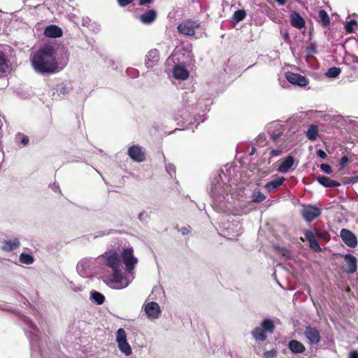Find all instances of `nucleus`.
I'll use <instances>...</instances> for the list:
<instances>
[{
  "instance_id": "1",
  "label": "nucleus",
  "mask_w": 358,
  "mask_h": 358,
  "mask_svg": "<svg viewBox=\"0 0 358 358\" xmlns=\"http://www.w3.org/2000/svg\"><path fill=\"white\" fill-rule=\"evenodd\" d=\"M55 54V49L51 45H44L34 52L31 63L35 71L43 74L59 72L62 68L59 65Z\"/></svg>"
},
{
  "instance_id": "2",
  "label": "nucleus",
  "mask_w": 358,
  "mask_h": 358,
  "mask_svg": "<svg viewBox=\"0 0 358 358\" xmlns=\"http://www.w3.org/2000/svg\"><path fill=\"white\" fill-rule=\"evenodd\" d=\"M275 329L273 320L270 319L264 320L259 327L255 328L251 334L257 343L260 344L267 339L268 334H272Z\"/></svg>"
},
{
  "instance_id": "3",
  "label": "nucleus",
  "mask_w": 358,
  "mask_h": 358,
  "mask_svg": "<svg viewBox=\"0 0 358 358\" xmlns=\"http://www.w3.org/2000/svg\"><path fill=\"white\" fill-rule=\"evenodd\" d=\"M200 23L192 19H187L178 24V31L185 36H193L196 29L199 28Z\"/></svg>"
},
{
  "instance_id": "4",
  "label": "nucleus",
  "mask_w": 358,
  "mask_h": 358,
  "mask_svg": "<svg viewBox=\"0 0 358 358\" xmlns=\"http://www.w3.org/2000/svg\"><path fill=\"white\" fill-rule=\"evenodd\" d=\"M116 341L120 350L125 355L131 354V348L127 340L126 332L124 329L120 328L116 332Z\"/></svg>"
},
{
  "instance_id": "5",
  "label": "nucleus",
  "mask_w": 358,
  "mask_h": 358,
  "mask_svg": "<svg viewBox=\"0 0 358 358\" xmlns=\"http://www.w3.org/2000/svg\"><path fill=\"white\" fill-rule=\"evenodd\" d=\"M122 259L125 264L126 270L131 272L138 262V259L134 255V250L131 248H124L122 252Z\"/></svg>"
},
{
  "instance_id": "6",
  "label": "nucleus",
  "mask_w": 358,
  "mask_h": 358,
  "mask_svg": "<svg viewBox=\"0 0 358 358\" xmlns=\"http://www.w3.org/2000/svg\"><path fill=\"white\" fill-rule=\"evenodd\" d=\"M104 258V264L113 271L120 268L121 266V260L119 255L115 250L106 252L103 255Z\"/></svg>"
},
{
  "instance_id": "7",
  "label": "nucleus",
  "mask_w": 358,
  "mask_h": 358,
  "mask_svg": "<svg viewBox=\"0 0 358 358\" xmlns=\"http://www.w3.org/2000/svg\"><path fill=\"white\" fill-rule=\"evenodd\" d=\"M127 155L134 162H142L145 160V152L143 148L138 145L129 147Z\"/></svg>"
},
{
  "instance_id": "8",
  "label": "nucleus",
  "mask_w": 358,
  "mask_h": 358,
  "mask_svg": "<svg viewBox=\"0 0 358 358\" xmlns=\"http://www.w3.org/2000/svg\"><path fill=\"white\" fill-rule=\"evenodd\" d=\"M124 275L120 268L113 271L112 278L110 283L113 285V288L122 289L128 285V282L123 283Z\"/></svg>"
},
{
  "instance_id": "9",
  "label": "nucleus",
  "mask_w": 358,
  "mask_h": 358,
  "mask_svg": "<svg viewBox=\"0 0 358 358\" xmlns=\"http://www.w3.org/2000/svg\"><path fill=\"white\" fill-rule=\"evenodd\" d=\"M321 215L320 208L313 206H304L302 215L307 222H311Z\"/></svg>"
},
{
  "instance_id": "10",
  "label": "nucleus",
  "mask_w": 358,
  "mask_h": 358,
  "mask_svg": "<svg viewBox=\"0 0 358 358\" xmlns=\"http://www.w3.org/2000/svg\"><path fill=\"white\" fill-rule=\"evenodd\" d=\"M342 241L349 247L355 248L357 245V239L355 235L348 229H342L340 232Z\"/></svg>"
},
{
  "instance_id": "11",
  "label": "nucleus",
  "mask_w": 358,
  "mask_h": 358,
  "mask_svg": "<svg viewBox=\"0 0 358 358\" xmlns=\"http://www.w3.org/2000/svg\"><path fill=\"white\" fill-rule=\"evenodd\" d=\"M159 60V52L157 49L150 50L145 55V64L148 69H151L157 64Z\"/></svg>"
},
{
  "instance_id": "12",
  "label": "nucleus",
  "mask_w": 358,
  "mask_h": 358,
  "mask_svg": "<svg viewBox=\"0 0 358 358\" xmlns=\"http://www.w3.org/2000/svg\"><path fill=\"white\" fill-rule=\"evenodd\" d=\"M305 238H301V240L304 241L305 239L308 241L310 248L315 252H319L321 250L320 245L316 239V236H319L317 233L313 231H306L304 234Z\"/></svg>"
},
{
  "instance_id": "13",
  "label": "nucleus",
  "mask_w": 358,
  "mask_h": 358,
  "mask_svg": "<svg viewBox=\"0 0 358 358\" xmlns=\"http://www.w3.org/2000/svg\"><path fill=\"white\" fill-rule=\"evenodd\" d=\"M304 335L310 344H317L320 341V331L315 327H306Z\"/></svg>"
},
{
  "instance_id": "14",
  "label": "nucleus",
  "mask_w": 358,
  "mask_h": 358,
  "mask_svg": "<svg viewBox=\"0 0 358 358\" xmlns=\"http://www.w3.org/2000/svg\"><path fill=\"white\" fill-rule=\"evenodd\" d=\"M173 77L177 80H185L189 78V73L185 64H176L173 69Z\"/></svg>"
},
{
  "instance_id": "15",
  "label": "nucleus",
  "mask_w": 358,
  "mask_h": 358,
  "mask_svg": "<svg viewBox=\"0 0 358 358\" xmlns=\"http://www.w3.org/2000/svg\"><path fill=\"white\" fill-rule=\"evenodd\" d=\"M145 312L149 318H157L161 313L159 306L156 302H149L145 306Z\"/></svg>"
},
{
  "instance_id": "16",
  "label": "nucleus",
  "mask_w": 358,
  "mask_h": 358,
  "mask_svg": "<svg viewBox=\"0 0 358 358\" xmlns=\"http://www.w3.org/2000/svg\"><path fill=\"white\" fill-rule=\"evenodd\" d=\"M345 271L348 273H354L357 271V259L355 256L348 254L345 256Z\"/></svg>"
},
{
  "instance_id": "17",
  "label": "nucleus",
  "mask_w": 358,
  "mask_h": 358,
  "mask_svg": "<svg viewBox=\"0 0 358 358\" xmlns=\"http://www.w3.org/2000/svg\"><path fill=\"white\" fill-rule=\"evenodd\" d=\"M44 35L49 38H59L62 36V30L57 25L47 26L43 32Z\"/></svg>"
},
{
  "instance_id": "18",
  "label": "nucleus",
  "mask_w": 358,
  "mask_h": 358,
  "mask_svg": "<svg viewBox=\"0 0 358 358\" xmlns=\"http://www.w3.org/2000/svg\"><path fill=\"white\" fill-rule=\"evenodd\" d=\"M20 245L18 238H15L12 240L4 241L1 248L5 252H11L18 248Z\"/></svg>"
},
{
  "instance_id": "19",
  "label": "nucleus",
  "mask_w": 358,
  "mask_h": 358,
  "mask_svg": "<svg viewBox=\"0 0 358 358\" xmlns=\"http://www.w3.org/2000/svg\"><path fill=\"white\" fill-rule=\"evenodd\" d=\"M157 18V12L154 9H150L142 14L140 20L144 24H150Z\"/></svg>"
},
{
  "instance_id": "20",
  "label": "nucleus",
  "mask_w": 358,
  "mask_h": 358,
  "mask_svg": "<svg viewBox=\"0 0 358 358\" xmlns=\"http://www.w3.org/2000/svg\"><path fill=\"white\" fill-rule=\"evenodd\" d=\"M284 178H277L273 180L267 182L265 185V189L268 192H271L279 187L284 182Z\"/></svg>"
},
{
  "instance_id": "21",
  "label": "nucleus",
  "mask_w": 358,
  "mask_h": 358,
  "mask_svg": "<svg viewBox=\"0 0 358 358\" xmlns=\"http://www.w3.org/2000/svg\"><path fill=\"white\" fill-rule=\"evenodd\" d=\"M317 181L319 182L320 184L327 187H334L340 185L339 182L331 180L330 178L326 176L318 177Z\"/></svg>"
},
{
  "instance_id": "22",
  "label": "nucleus",
  "mask_w": 358,
  "mask_h": 358,
  "mask_svg": "<svg viewBox=\"0 0 358 358\" xmlns=\"http://www.w3.org/2000/svg\"><path fill=\"white\" fill-rule=\"evenodd\" d=\"M9 60L7 59L6 54L0 51V72L5 73L9 70Z\"/></svg>"
},
{
  "instance_id": "23",
  "label": "nucleus",
  "mask_w": 358,
  "mask_h": 358,
  "mask_svg": "<svg viewBox=\"0 0 358 358\" xmlns=\"http://www.w3.org/2000/svg\"><path fill=\"white\" fill-rule=\"evenodd\" d=\"M308 81L306 77L299 74L292 73V85H296L300 87H305L308 85Z\"/></svg>"
},
{
  "instance_id": "24",
  "label": "nucleus",
  "mask_w": 358,
  "mask_h": 358,
  "mask_svg": "<svg viewBox=\"0 0 358 358\" xmlns=\"http://www.w3.org/2000/svg\"><path fill=\"white\" fill-rule=\"evenodd\" d=\"M305 20L299 13H292V26L301 29L305 26Z\"/></svg>"
},
{
  "instance_id": "25",
  "label": "nucleus",
  "mask_w": 358,
  "mask_h": 358,
  "mask_svg": "<svg viewBox=\"0 0 358 358\" xmlns=\"http://www.w3.org/2000/svg\"><path fill=\"white\" fill-rule=\"evenodd\" d=\"M291 168V155L286 157L284 162H282L278 168V171L281 173H286Z\"/></svg>"
},
{
  "instance_id": "26",
  "label": "nucleus",
  "mask_w": 358,
  "mask_h": 358,
  "mask_svg": "<svg viewBox=\"0 0 358 358\" xmlns=\"http://www.w3.org/2000/svg\"><path fill=\"white\" fill-rule=\"evenodd\" d=\"M318 136V127L316 125L311 124L306 131V136L310 141H315Z\"/></svg>"
},
{
  "instance_id": "27",
  "label": "nucleus",
  "mask_w": 358,
  "mask_h": 358,
  "mask_svg": "<svg viewBox=\"0 0 358 358\" xmlns=\"http://www.w3.org/2000/svg\"><path fill=\"white\" fill-rule=\"evenodd\" d=\"M246 11L243 9L236 10L232 17V22L234 24H237L242 21L246 17Z\"/></svg>"
},
{
  "instance_id": "28",
  "label": "nucleus",
  "mask_w": 358,
  "mask_h": 358,
  "mask_svg": "<svg viewBox=\"0 0 358 358\" xmlns=\"http://www.w3.org/2000/svg\"><path fill=\"white\" fill-rule=\"evenodd\" d=\"M55 91L58 96H65L69 93V88L66 85L60 83L55 87Z\"/></svg>"
},
{
  "instance_id": "29",
  "label": "nucleus",
  "mask_w": 358,
  "mask_h": 358,
  "mask_svg": "<svg viewBox=\"0 0 358 358\" xmlns=\"http://www.w3.org/2000/svg\"><path fill=\"white\" fill-rule=\"evenodd\" d=\"M319 21L324 26L327 27L330 24V19L324 10H320L318 12Z\"/></svg>"
},
{
  "instance_id": "30",
  "label": "nucleus",
  "mask_w": 358,
  "mask_h": 358,
  "mask_svg": "<svg viewBox=\"0 0 358 358\" xmlns=\"http://www.w3.org/2000/svg\"><path fill=\"white\" fill-rule=\"evenodd\" d=\"M266 199V196L259 190L254 191L252 195V201L253 203H261Z\"/></svg>"
},
{
  "instance_id": "31",
  "label": "nucleus",
  "mask_w": 358,
  "mask_h": 358,
  "mask_svg": "<svg viewBox=\"0 0 358 358\" xmlns=\"http://www.w3.org/2000/svg\"><path fill=\"white\" fill-rule=\"evenodd\" d=\"M93 300L98 304L101 305L104 303L105 296L100 292L94 291L91 294Z\"/></svg>"
},
{
  "instance_id": "32",
  "label": "nucleus",
  "mask_w": 358,
  "mask_h": 358,
  "mask_svg": "<svg viewBox=\"0 0 358 358\" xmlns=\"http://www.w3.org/2000/svg\"><path fill=\"white\" fill-rule=\"evenodd\" d=\"M305 346L300 342L292 340V352L301 353L305 350Z\"/></svg>"
},
{
  "instance_id": "33",
  "label": "nucleus",
  "mask_w": 358,
  "mask_h": 358,
  "mask_svg": "<svg viewBox=\"0 0 358 358\" xmlns=\"http://www.w3.org/2000/svg\"><path fill=\"white\" fill-rule=\"evenodd\" d=\"M34 261V257L29 254L21 253L20 255V262L22 264H31Z\"/></svg>"
},
{
  "instance_id": "34",
  "label": "nucleus",
  "mask_w": 358,
  "mask_h": 358,
  "mask_svg": "<svg viewBox=\"0 0 358 358\" xmlns=\"http://www.w3.org/2000/svg\"><path fill=\"white\" fill-rule=\"evenodd\" d=\"M15 139L17 142H20L23 146L27 145L29 141V137L22 133H18L15 136Z\"/></svg>"
},
{
  "instance_id": "35",
  "label": "nucleus",
  "mask_w": 358,
  "mask_h": 358,
  "mask_svg": "<svg viewBox=\"0 0 358 358\" xmlns=\"http://www.w3.org/2000/svg\"><path fill=\"white\" fill-rule=\"evenodd\" d=\"M341 73V69L337 67H331L327 72V76L329 78H336Z\"/></svg>"
},
{
  "instance_id": "36",
  "label": "nucleus",
  "mask_w": 358,
  "mask_h": 358,
  "mask_svg": "<svg viewBox=\"0 0 358 358\" xmlns=\"http://www.w3.org/2000/svg\"><path fill=\"white\" fill-rule=\"evenodd\" d=\"M357 24V21L355 20H352L348 22L345 25V29L348 33H352L355 31L354 27Z\"/></svg>"
},
{
  "instance_id": "37",
  "label": "nucleus",
  "mask_w": 358,
  "mask_h": 358,
  "mask_svg": "<svg viewBox=\"0 0 358 358\" xmlns=\"http://www.w3.org/2000/svg\"><path fill=\"white\" fill-rule=\"evenodd\" d=\"M277 355V350L275 349H272L271 350L265 351L263 353V357L264 358H273L276 357Z\"/></svg>"
},
{
  "instance_id": "38",
  "label": "nucleus",
  "mask_w": 358,
  "mask_h": 358,
  "mask_svg": "<svg viewBox=\"0 0 358 358\" xmlns=\"http://www.w3.org/2000/svg\"><path fill=\"white\" fill-rule=\"evenodd\" d=\"M320 169L327 174H330L332 173V169L329 164H322L320 166Z\"/></svg>"
},
{
  "instance_id": "39",
  "label": "nucleus",
  "mask_w": 358,
  "mask_h": 358,
  "mask_svg": "<svg viewBox=\"0 0 358 358\" xmlns=\"http://www.w3.org/2000/svg\"><path fill=\"white\" fill-rule=\"evenodd\" d=\"M133 1L134 0H117L118 4L122 7L127 6Z\"/></svg>"
},
{
  "instance_id": "40",
  "label": "nucleus",
  "mask_w": 358,
  "mask_h": 358,
  "mask_svg": "<svg viewBox=\"0 0 358 358\" xmlns=\"http://www.w3.org/2000/svg\"><path fill=\"white\" fill-rule=\"evenodd\" d=\"M279 252H280V253L282 256L286 257L287 258H289L290 252L287 249H285V248H279Z\"/></svg>"
},
{
  "instance_id": "41",
  "label": "nucleus",
  "mask_w": 358,
  "mask_h": 358,
  "mask_svg": "<svg viewBox=\"0 0 358 358\" xmlns=\"http://www.w3.org/2000/svg\"><path fill=\"white\" fill-rule=\"evenodd\" d=\"M266 140V135L264 134H261L258 136L257 142L259 144L264 143Z\"/></svg>"
},
{
  "instance_id": "42",
  "label": "nucleus",
  "mask_w": 358,
  "mask_h": 358,
  "mask_svg": "<svg viewBox=\"0 0 358 358\" xmlns=\"http://www.w3.org/2000/svg\"><path fill=\"white\" fill-rule=\"evenodd\" d=\"M154 1V0H139L138 5L143 6L146 4H150Z\"/></svg>"
},
{
  "instance_id": "43",
  "label": "nucleus",
  "mask_w": 358,
  "mask_h": 358,
  "mask_svg": "<svg viewBox=\"0 0 358 358\" xmlns=\"http://www.w3.org/2000/svg\"><path fill=\"white\" fill-rule=\"evenodd\" d=\"M317 156L322 158V159H324L326 157H327V154L325 153V152L322 150H319L317 152Z\"/></svg>"
},
{
  "instance_id": "44",
  "label": "nucleus",
  "mask_w": 358,
  "mask_h": 358,
  "mask_svg": "<svg viewBox=\"0 0 358 358\" xmlns=\"http://www.w3.org/2000/svg\"><path fill=\"white\" fill-rule=\"evenodd\" d=\"M350 358H358V352L357 350H352L349 354Z\"/></svg>"
},
{
  "instance_id": "45",
  "label": "nucleus",
  "mask_w": 358,
  "mask_h": 358,
  "mask_svg": "<svg viewBox=\"0 0 358 358\" xmlns=\"http://www.w3.org/2000/svg\"><path fill=\"white\" fill-rule=\"evenodd\" d=\"M189 227H182L181 229L182 234H183V235L188 234L189 233Z\"/></svg>"
},
{
  "instance_id": "46",
  "label": "nucleus",
  "mask_w": 358,
  "mask_h": 358,
  "mask_svg": "<svg viewBox=\"0 0 358 358\" xmlns=\"http://www.w3.org/2000/svg\"><path fill=\"white\" fill-rule=\"evenodd\" d=\"M285 77L287 79V80L291 83V72L287 71L285 73Z\"/></svg>"
},
{
  "instance_id": "47",
  "label": "nucleus",
  "mask_w": 358,
  "mask_h": 358,
  "mask_svg": "<svg viewBox=\"0 0 358 358\" xmlns=\"http://www.w3.org/2000/svg\"><path fill=\"white\" fill-rule=\"evenodd\" d=\"M281 136V133H278L276 134H272L271 138L273 141H276V140Z\"/></svg>"
},
{
  "instance_id": "48",
  "label": "nucleus",
  "mask_w": 358,
  "mask_h": 358,
  "mask_svg": "<svg viewBox=\"0 0 358 358\" xmlns=\"http://www.w3.org/2000/svg\"><path fill=\"white\" fill-rule=\"evenodd\" d=\"M348 158L347 156H343L342 158H341V165L344 166L346 163H348Z\"/></svg>"
},
{
  "instance_id": "49",
  "label": "nucleus",
  "mask_w": 358,
  "mask_h": 358,
  "mask_svg": "<svg viewBox=\"0 0 358 358\" xmlns=\"http://www.w3.org/2000/svg\"><path fill=\"white\" fill-rule=\"evenodd\" d=\"M280 152V151L278 150H272L271 152V155L276 156V155H278Z\"/></svg>"
},
{
  "instance_id": "50",
  "label": "nucleus",
  "mask_w": 358,
  "mask_h": 358,
  "mask_svg": "<svg viewBox=\"0 0 358 358\" xmlns=\"http://www.w3.org/2000/svg\"><path fill=\"white\" fill-rule=\"evenodd\" d=\"M277 1L280 5H284L285 3V0H275Z\"/></svg>"
},
{
  "instance_id": "51",
  "label": "nucleus",
  "mask_w": 358,
  "mask_h": 358,
  "mask_svg": "<svg viewBox=\"0 0 358 358\" xmlns=\"http://www.w3.org/2000/svg\"><path fill=\"white\" fill-rule=\"evenodd\" d=\"M289 34H288V33H285V34H284V38H285V40L289 39Z\"/></svg>"
},
{
  "instance_id": "52",
  "label": "nucleus",
  "mask_w": 358,
  "mask_h": 358,
  "mask_svg": "<svg viewBox=\"0 0 358 358\" xmlns=\"http://www.w3.org/2000/svg\"><path fill=\"white\" fill-rule=\"evenodd\" d=\"M255 150H256L255 148H253L252 149V151H251V152H250V155H254V153H255Z\"/></svg>"
},
{
  "instance_id": "53",
  "label": "nucleus",
  "mask_w": 358,
  "mask_h": 358,
  "mask_svg": "<svg viewBox=\"0 0 358 358\" xmlns=\"http://www.w3.org/2000/svg\"><path fill=\"white\" fill-rule=\"evenodd\" d=\"M288 348L291 350V341H289L287 344Z\"/></svg>"
}]
</instances>
